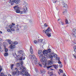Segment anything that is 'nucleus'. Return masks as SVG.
<instances>
[{
    "label": "nucleus",
    "instance_id": "f257e3e1",
    "mask_svg": "<svg viewBox=\"0 0 76 76\" xmlns=\"http://www.w3.org/2000/svg\"><path fill=\"white\" fill-rule=\"evenodd\" d=\"M20 64L19 63H17L16 66L17 67H19L18 69L19 70L21 71V74H23L26 72V68L25 67V66L22 65L20 67Z\"/></svg>",
    "mask_w": 76,
    "mask_h": 76
},
{
    "label": "nucleus",
    "instance_id": "f03ea898",
    "mask_svg": "<svg viewBox=\"0 0 76 76\" xmlns=\"http://www.w3.org/2000/svg\"><path fill=\"white\" fill-rule=\"evenodd\" d=\"M42 56H44L42 55H39V57L40 59V61L43 65H44V67H45L47 65V60H45V57Z\"/></svg>",
    "mask_w": 76,
    "mask_h": 76
},
{
    "label": "nucleus",
    "instance_id": "7ed1b4c3",
    "mask_svg": "<svg viewBox=\"0 0 76 76\" xmlns=\"http://www.w3.org/2000/svg\"><path fill=\"white\" fill-rule=\"evenodd\" d=\"M50 54L51 55L49 56V57L51 59H50V61L48 62V66H46L47 69H50V68H51V64H53L54 62L53 61V59L52 58H53V55L52 54V53H51Z\"/></svg>",
    "mask_w": 76,
    "mask_h": 76
},
{
    "label": "nucleus",
    "instance_id": "20e7f679",
    "mask_svg": "<svg viewBox=\"0 0 76 76\" xmlns=\"http://www.w3.org/2000/svg\"><path fill=\"white\" fill-rule=\"evenodd\" d=\"M44 31L45 30H43V32H45V34H46L47 36H48V37H50L51 36V33L50 32H52V29H51V28H50V27H48L45 31Z\"/></svg>",
    "mask_w": 76,
    "mask_h": 76
},
{
    "label": "nucleus",
    "instance_id": "39448f33",
    "mask_svg": "<svg viewBox=\"0 0 76 76\" xmlns=\"http://www.w3.org/2000/svg\"><path fill=\"white\" fill-rule=\"evenodd\" d=\"M29 58L34 60V62L33 64H35V65H37V64H38L37 60L34 55H30Z\"/></svg>",
    "mask_w": 76,
    "mask_h": 76
},
{
    "label": "nucleus",
    "instance_id": "423d86ee",
    "mask_svg": "<svg viewBox=\"0 0 76 76\" xmlns=\"http://www.w3.org/2000/svg\"><path fill=\"white\" fill-rule=\"evenodd\" d=\"M20 2V0H10L9 2L10 3H11V4L12 5H13L15 3L17 4H18Z\"/></svg>",
    "mask_w": 76,
    "mask_h": 76
},
{
    "label": "nucleus",
    "instance_id": "0eeeda50",
    "mask_svg": "<svg viewBox=\"0 0 76 76\" xmlns=\"http://www.w3.org/2000/svg\"><path fill=\"white\" fill-rule=\"evenodd\" d=\"M7 42L8 43H9V44H11L10 46V48L11 49H13V48H15V45H13L12 44V42L10 40H7Z\"/></svg>",
    "mask_w": 76,
    "mask_h": 76
},
{
    "label": "nucleus",
    "instance_id": "6e6552de",
    "mask_svg": "<svg viewBox=\"0 0 76 76\" xmlns=\"http://www.w3.org/2000/svg\"><path fill=\"white\" fill-rule=\"evenodd\" d=\"M15 10H16V12L17 13H20V10L19 7L18 6H15L14 7Z\"/></svg>",
    "mask_w": 76,
    "mask_h": 76
},
{
    "label": "nucleus",
    "instance_id": "1a4fd4ad",
    "mask_svg": "<svg viewBox=\"0 0 76 76\" xmlns=\"http://www.w3.org/2000/svg\"><path fill=\"white\" fill-rule=\"evenodd\" d=\"M15 72H13L12 73V75H19V73L18 68H15Z\"/></svg>",
    "mask_w": 76,
    "mask_h": 76
},
{
    "label": "nucleus",
    "instance_id": "9d476101",
    "mask_svg": "<svg viewBox=\"0 0 76 76\" xmlns=\"http://www.w3.org/2000/svg\"><path fill=\"white\" fill-rule=\"evenodd\" d=\"M42 56H47L48 53L47 52V50H43V54H42Z\"/></svg>",
    "mask_w": 76,
    "mask_h": 76
},
{
    "label": "nucleus",
    "instance_id": "9b49d317",
    "mask_svg": "<svg viewBox=\"0 0 76 76\" xmlns=\"http://www.w3.org/2000/svg\"><path fill=\"white\" fill-rule=\"evenodd\" d=\"M62 5L63 7L65 8V9H67V5L66 3H64L63 2L62 3Z\"/></svg>",
    "mask_w": 76,
    "mask_h": 76
},
{
    "label": "nucleus",
    "instance_id": "f8f14e48",
    "mask_svg": "<svg viewBox=\"0 0 76 76\" xmlns=\"http://www.w3.org/2000/svg\"><path fill=\"white\" fill-rule=\"evenodd\" d=\"M22 75H24V76H31V75H30V74H29V73H28V72H24V73H23V74H22Z\"/></svg>",
    "mask_w": 76,
    "mask_h": 76
},
{
    "label": "nucleus",
    "instance_id": "ddd939ff",
    "mask_svg": "<svg viewBox=\"0 0 76 76\" xmlns=\"http://www.w3.org/2000/svg\"><path fill=\"white\" fill-rule=\"evenodd\" d=\"M73 31L74 32L73 35L75 37V38H76V29H73Z\"/></svg>",
    "mask_w": 76,
    "mask_h": 76
},
{
    "label": "nucleus",
    "instance_id": "4468645a",
    "mask_svg": "<svg viewBox=\"0 0 76 76\" xmlns=\"http://www.w3.org/2000/svg\"><path fill=\"white\" fill-rule=\"evenodd\" d=\"M42 51L41 50H38V54L39 55H41V54H42V53H43Z\"/></svg>",
    "mask_w": 76,
    "mask_h": 76
},
{
    "label": "nucleus",
    "instance_id": "2eb2a0df",
    "mask_svg": "<svg viewBox=\"0 0 76 76\" xmlns=\"http://www.w3.org/2000/svg\"><path fill=\"white\" fill-rule=\"evenodd\" d=\"M30 50L31 54H33V53H34V52H33V50L32 49V48L31 46H30Z\"/></svg>",
    "mask_w": 76,
    "mask_h": 76
},
{
    "label": "nucleus",
    "instance_id": "dca6fc26",
    "mask_svg": "<svg viewBox=\"0 0 76 76\" xmlns=\"http://www.w3.org/2000/svg\"><path fill=\"white\" fill-rule=\"evenodd\" d=\"M27 7H24V10H23V12L24 13H26V12H27Z\"/></svg>",
    "mask_w": 76,
    "mask_h": 76
},
{
    "label": "nucleus",
    "instance_id": "f3484780",
    "mask_svg": "<svg viewBox=\"0 0 76 76\" xmlns=\"http://www.w3.org/2000/svg\"><path fill=\"white\" fill-rule=\"evenodd\" d=\"M52 54L53 55V57L54 58H56L57 56V54H55L54 53V52H52Z\"/></svg>",
    "mask_w": 76,
    "mask_h": 76
},
{
    "label": "nucleus",
    "instance_id": "a211bd4d",
    "mask_svg": "<svg viewBox=\"0 0 76 76\" xmlns=\"http://www.w3.org/2000/svg\"><path fill=\"white\" fill-rule=\"evenodd\" d=\"M59 24V25H64V23L62 21H61L60 22H58Z\"/></svg>",
    "mask_w": 76,
    "mask_h": 76
},
{
    "label": "nucleus",
    "instance_id": "6ab92c4d",
    "mask_svg": "<svg viewBox=\"0 0 76 76\" xmlns=\"http://www.w3.org/2000/svg\"><path fill=\"white\" fill-rule=\"evenodd\" d=\"M47 53H51V49H49L48 50H46Z\"/></svg>",
    "mask_w": 76,
    "mask_h": 76
},
{
    "label": "nucleus",
    "instance_id": "aec40b11",
    "mask_svg": "<svg viewBox=\"0 0 76 76\" xmlns=\"http://www.w3.org/2000/svg\"><path fill=\"white\" fill-rule=\"evenodd\" d=\"M53 67H54V68L55 69H57V68L58 67V65H53Z\"/></svg>",
    "mask_w": 76,
    "mask_h": 76
},
{
    "label": "nucleus",
    "instance_id": "412c9836",
    "mask_svg": "<svg viewBox=\"0 0 76 76\" xmlns=\"http://www.w3.org/2000/svg\"><path fill=\"white\" fill-rule=\"evenodd\" d=\"M40 72L41 73L44 74V73H45V70L42 69L41 70Z\"/></svg>",
    "mask_w": 76,
    "mask_h": 76
},
{
    "label": "nucleus",
    "instance_id": "4be33fe9",
    "mask_svg": "<svg viewBox=\"0 0 76 76\" xmlns=\"http://www.w3.org/2000/svg\"><path fill=\"white\" fill-rule=\"evenodd\" d=\"M7 32H10L11 34L12 33V29H11V28L8 29H7Z\"/></svg>",
    "mask_w": 76,
    "mask_h": 76
},
{
    "label": "nucleus",
    "instance_id": "5701e85b",
    "mask_svg": "<svg viewBox=\"0 0 76 76\" xmlns=\"http://www.w3.org/2000/svg\"><path fill=\"white\" fill-rule=\"evenodd\" d=\"M4 56H5V57H7V56H8V53H5L4 54Z\"/></svg>",
    "mask_w": 76,
    "mask_h": 76
},
{
    "label": "nucleus",
    "instance_id": "b1692460",
    "mask_svg": "<svg viewBox=\"0 0 76 76\" xmlns=\"http://www.w3.org/2000/svg\"><path fill=\"white\" fill-rule=\"evenodd\" d=\"M18 53H20V54H22V50H20L18 51Z\"/></svg>",
    "mask_w": 76,
    "mask_h": 76
},
{
    "label": "nucleus",
    "instance_id": "393cba45",
    "mask_svg": "<svg viewBox=\"0 0 76 76\" xmlns=\"http://www.w3.org/2000/svg\"><path fill=\"white\" fill-rule=\"evenodd\" d=\"M67 10H66L64 12H63V15H66L67 13Z\"/></svg>",
    "mask_w": 76,
    "mask_h": 76
},
{
    "label": "nucleus",
    "instance_id": "a878e982",
    "mask_svg": "<svg viewBox=\"0 0 76 76\" xmlns=\"http://www.w3.org/2000/svg\"><path fill=\"white\" fill-rule=\"evenodd\" d=\"M14 65L13 64H12L11 65V69L12 70V69L13 68V66Z\"/></svg>",
    "mask_w": 76,
    "mask_h": 76
},
{
    "label": "nucleus",
    "instance_id": "bb28decb",
    "mask_svg": "<svg viewBox=\"0 0 76 76\" xmlns=\"http://www.w3.org/2000/svg\"><path fill=\"white\" fill-rule=\"evenodd\" d=\"M16 31L17 32H19V31H20L19 28H18V27H17V28H16Z\"/></svg>",
    "mask_w": 76,
    "mask_h": 76
},
{
    "label": "nucleus",
    "instance_id": "cd10ccee",
    "mask_svg": "<svg viewBox=\"0 0 76 76\" xmlns=\"http://www.w3.org/2000/svg\"><path fill=\"white\" fill-rule=\"evenodd\" d=\"M42 41H43V39H40V40H39L38 41L39 42H42Z\"/></svg>",
    "mask_w": 76,
    "mask_h": 76
},
{
    "label": "nucleus",
    "instance_id": "c85d7f7f",
    "mask_svg": "<svg viewBox=\"0 0 76 76\" xmlns=\"http://www.w3.org/2000/svg\"><path fill=\"white\" fill-rule=\"evenodd\" d=\"M59 71L60 72V73H63V70L61 69H59Z\"/></svg>",
    "mask_w": 76,
    "mask_h": 76
},
{
    "label": "nucleus",
    "instance_id": "c756f323",
    "mask_svg": "<svg viewBox=\"0 0 76 76\" xmlns=\"http://www.w3.org/2000/svg\"><path fill=\"white\" fill-rule=\"evenodd\" d=\"M65 23H66V24L68 23V20H67V19H66Z\"/></svg>",
    "mask_w": 76,
    "mask_h": 76
},
{
    "label": "nucleus",
    "instance_id": "7c9ffc66",
    "mask_svg": "<svg viewBox=\"0 0 76 76\" xmlns=\"http://www.w3.org/2000/svg\"><path fill=\"white\" fill-rule=\"evenodd\" d=\"M44 26L45 27H47V26H48V25H47V23H45L44 25Z\"/></svg>",
    "mask_w": 76,
    "mask_h": 76
},
{
    "label": "nucleus",
    "instance_id": "2f4dec72",
    "mask_svg": "<svg viewBox=\"0 0 76 76\" xmlns=\"http://www.w3.org/2000/svg\"><path fill=\"white\" fill-rule=\"evenodd\" d=\"M38 64L39 65L40 67H42V65L41 64L40 62H39Z\"/></svg>",
    "mask_w": 76,
    "mask_h": 76
},
{
    "label": "nucleus",
    "instance_id": "473e14b6",
    "mask_svg": "<svg viewBox=\"0 0 76 76\" xmlns=\"http://www.w3.org/2000/svg\"><path fill=\"white\" fill-rule=\"evenodd\" d=\"M59 67L60 68H61V67H63V65H62V64H59Z\"/></svg>",
    "mask_w": 76,
    "mask_h": 76
},
{
    "label": "nucleus",
    "instance_id": "72a5a7b5",
    "mask_svg": "<svg viewBox=\"0 0 76 76\" xmlns=\"http://www.w3.org/2000/svg\"><path fill=\"white\" fill-rule=\"evenodd\" d=\"M56 60H60V58L59 57H57L56 58Z\"/></svg>",
    "mask_w": 76,
    "mask_h": 76
},
{
    "label": "nucleus",
    "instance_id": "f704fd0d",
    "mask_svg": "<svg viewBox=\"0 0 76 76\" xmlns=\"http://www.w3.org/2000/svg\"><path fill=\"white\" fill-rule=\"evenodd\" d=\"M73 56L75 58H76V53H75L74 54H73Z\"/></svg>",
    "mask_w": 76,
    "mask_h": 76
},
{
    "label": "nucleus",
    "instance_id": "c9c22d12",
    "mask_svg": "<svg viewBox=\"0 0 76 76\" xmlns=\"http://www.w3.org/2000/svg\"><path fill=\"white\" fill-rule=\"evenodd\" d=\"M18 44V42H14V44H15V45H16V44Z\"/></svg>",
    "mask_w": 76,
    "mask_h": 76
},
{
    "label": "nucleus",
    "instance_id": "e433bc0d",
    "mask_svg": "<svg viewBox=\"0 0 76 76\" xmlns=\"http://www.w3.org/2000/svg\"><path fill=\"white\" fill-rule=\"evenodd\" d=\"M23 60V57L22 56L20 58V60Z\"/></svg>",
    "mask_w": 76,
    "mask_h": 76
},
{
    "label": "nucleus",
    "instance_id": "4c0bfd02",
    "mask_svg": "<svg viewBox=\"0 0 76 76\" xmlns=\"http://www.w3.org/2000/svg\"><path fill=\"white\" fill-rule=\"evenodd\" d=\"M20 14H23V11H20Z\"/></svg>",
    "mask_w": 76,
    "mask_h": 76
},
{
    "label": "nucleus",
    "instance_id": "58836bf2",
    "mask_svg": "<svg viewBox=\"0 0 76 76\" xmlns=\"http://www.w3.org/2000/svg\"><path fill=\"white\" fill-rule=\"evenodd\" d=\"M34 44H37V41L36 40H34Z\"/></svg>",
    "mask_w": 76,
    "mask_h": 76
},
{
    "label": "nucleus",
    "instance_id": "ea45409f",
    "mask_svg": "<svg viewBox=\"0 0 76 76\" xmlns=\"http://www.w3.org/2000/svg\"><path fill=\"white\" fill-rule=\"evenodd\" d=\"M10 28H12L13 27V25H10L9 26Z\"/></svg>",
    "mask_w": 76,
    "mask_h": 76
},
{
    "label": "nucleus",
    "instance_id": "a19ab883",
    "mask_svg": "<svg viewBox=\"0 0 76 76\" xmlns=\"http://www.w3.org/2000/svg\"><path fill=\"white\" fill-rule=\"evenodd\" d=\"M11 31H13V32H14V31H15V30L14 28H11Z\"/></svg>",
    "mask_w": 76,
    "mask_h": 76
},
{
    "label": "nucleus",
    "instance_id": "79ce46f5",
    "mask_svg": "<svg viewBox=\"0 0 76 76\" xmlns=\"http://www.w3.org/2000/svg\"><path fill=\"white\" fill-rule=\"evenodd\" d=\"M1 70H2V68H1V66H0V73Z\"/></svg>",
    "mask_w": 76,
    "mask_h": 76
},
{
    "label": "nucleus",
    "instance_id": "37998d69",
    "mask_svg": "<svg viewBox=\"0 0 76 76\" xmlns=\"http://www.w3.org/2000/svg\"><path fill=\"white\" fill-rule=\"evenodd\" d=\"M4 75V73H1L0 76H3Z\"/></svg>",
    "mask_w": 76,
    "mask_h": 76
},
{
    "label": "nucleus",
    "instance_id": "c03bdc74",
    "mask_svg": "<svg viewBox=\"0 0 76 76\" xmlns=\"http://www.w3.org/2000/svg\"><path fill=\"white\" fill-rule=\"evenodd\" d=\"M8 51V49H5V52H7Z\"/></svg>",
    "mask_w": 76,
    "mask_h": 76
},
{
    "label": "nucleus",
    "instance_id": "a18cd8bd",
    "mask_svg": "<svg viewBox=\"0 0 76 76\" xmlns=\"http://www.w3.org/2000/svg\"><path fill=\"white\" fill-rule=\"evenodd\" d=\"M20 64L21 65V66H23L22 65V64H23V61H21V64Z\"/></svg>",
    "mask_w": 76,
    "mask_h": 76
},
{
    "label": "nucleus",
    "instance_id": "49530a36",
    "mask_svg": "<svg viewBox=\"0 0 76 76\" xmlns=\"http://www.w3.org/2000/svg\"><path fill=\"white\" fill-rule=\"evenodd\" d=\"M52 75V76H56V74H54L53 73L51 74Z\"/></svg>",
    "mask_w": 76,
    "mask_h": 76
},
{
    "label": "nucleus",
    "instance_id": "de8ad7c7",
    "mask_svg": "<svg viewBox=\"0 0 76 76\" xmlns=\"http://www.w3.org/2000/svg\"><path fill=\"white\" fill-rule=\"evenodd\" d=\"M58 63L59 64H61V62L60 61H59L58 62Z\"/></svg>",
    "mask_w": 76,
    "mask_h": 76
},
{
    "label": "nucleus",
    "instance_id": "09e8293b",
    "mask_svg": "<svg viewBox=\"0 0 76 76\" xmlns=\"http://www.w3.org/2000/svg\"><path fill=\"white\" fill-rule=\"evenodd\" d=\"M74 49L75 50H76V46H75L74 47Z\"/></svg>",
    "mask_w": 76,
    "mask_h": 76
},
{
    "label": "nucleus",
    "instance_id": "8fccbe9b",
    "mask_svg": "<svg viewBox=\"0 0 76 76\" xmlns=\"http://www.w3.org/2000/svg\"><path fill=\"white\" fill-rule=\"evenodd\" d=\"M60 21V22L61 21V19H60V18L58 19V20H57V21Z\"/></svg>",
    "mask_w": 76,
    "mask_h": 76
},
{
    "label": "nucleus",
    "instance_id": "3c124183",
    "mask_svg": "<svg viewBox=\"0 0 76 76\" xmlns=\"http://www.w3.org/2000/svg\"><path fill=\"white\" fill-rule=\"evenodd\" d=\"M12 25H13V26L15 25V24L14 23H12Z\"/></svg>",
    "mask_w": 76,
    "mask_h": 76
},
{
    "label": "nucleus",
    "instance_id": "603ef678",
    "mask_svg": "<svg viewBox=\"0 0 76 76\" xmlns=\"http://www.w3.org/2000/svg\"><path fill=\"white\" fill-rule=\"evenodd\" d=\"M16 26L17 27V28H18V27H19V25L17 24V25H16Z\"/></svg>",
    "mask_w": 76,
    "mask_h": 76
},
{
    "label": "nucleus",
    "instance_id": "864d4df0",
    "mask_svg": "<svg viewBox=\"0 0 76 76\" xmlns=\"http://www.w3.org/2000/svg\"><path fill=\"white\" fill-rule=\"evenodd\" d=\"M35 71L37 72L38 71H37V69H35Z\"/></svg>",
    "mask_w": 76,
    "mask_h": 76
},
{
    "label": "nucleus",
    "instance_id": "5fc2aeb1",
    "mask_svg": "<svg viewBox=\"0 0 76 76\" xmlns=\"http://www.w3.org/2000/svg\"><path fill=\"white\" fill-rule=\"evenodd\" d=\"M1 50V48L0 46V51Z\"/></svg>",
    "mask_w": 76,
    "mask_h": 76
},
{
    "label": "nucleus",
    "instance_id": "6e6d98bb",
    "mask_svg": "<svg viewBox=\"0 0 76 76\" xmlns=\"http://www.w3.org/2000/svg\"><path fill=\"white\" fill-rule=\"evenodd\" d=\"M63 76H66V74H64L63 75Z\"/></svg>",
    "mask_w": 76,
    "mask_h": 76
},
{
    "label": "nucleus",
    "instance_id": "4d7b16f0",
    "mask_svg": "<svg viewBox=\"0 0 76 76\" xmlns=\"http://www.w3.org/2000/svg\"><path fill=\"white\" fill-rule=\"evenodd\" d=\"M8 76H12L11 75H10V74H8Z\"/></svg>",
    "mask_w": 76,
    "mask_h": 76
},
{
    "label": "nucleus",
    "instance_id": "13d9d810",
    "mask_svg": "<svg viewBox=\"0 0 76 76\" xmlns=\"http://www.w3.org/2000/svg\"><path fill=\"white\" fill-rule=\"evenodd\" d=\"M0 33L1 34H2V32L1 31H0Z\"/></svg>",
    "mask_w": 76,
    "mask_h": 76
},
{
    "label": "nucleus",
    "instance_id": "bf43d9fd",
    "mask_svg": "<svg viewBox=\"0 0 76 76\" xmlns=\"http://www.w3.org/2000/svg\"><path fill=\"white\" fill-rule=\"evenodd\" d=\"M53 3H56V1H53Z\"/></svg>",
    "mask_w": 76,
    "mask_h": 76
},
{
    "label": "nucleus",
    "instance_id": "052dcab7",
    "mask_svg": "<svg viewBox=\"0 0 76 76\" xmlns=\"http://www.w3.org/2000/svg\"><path fill=\"white\" fill-rule=\"evenodd\" d=\"M25 57H24L23 58V60H25Z\"/></svg>",
    "mask_w": 76,
    "mask_h": 76
},
{
    "label": "nucleus",
    "instance_id": "680f3d73",
    "mask_svg": "<svg viewBox=\"0 0 76 76\" xmlns=\"http://www.w3.org/2000/svg\"><path fill=\"white\" fill-rule=\"evenodd\" d=\"M74 51L75 52H76V49L75 50H74Z\"/></svg>",
    "mask_w": 76,
    "mask_h": 76
},
{
    "label": "nucleus",
    "instance_id": "e2e57ef3",
    "mask_svg": "<svg viewBox=\"0 0 76 76\" xmlns=\"http://www.w3.org/2000/svg\"><path fill=\"white\" fill-rule=\"evenodd\" d=\"M43 0H40V1H43Z\"/></svg>",
    "mask_w": 76,
    "mask_h": 76
},
{
    "label": "nucleus",
    "instance_id": "0e129e2a",
    "mask_svg": "<svg viewBox=\"0 0 76 76\" xmlns=\"http://www.w3.org/2000/svg\"><path fill=\"white\" fill-rule=\"evenodd\" d=\"M50 76H53V75H52V74H51Z\"/></svg>",
    "mask_w": 76,
    "mask_h": 76
},
{
    "label": "nucleus",
    "instance_id": "69168bd1",
    "mask_svg": "<svg viewBox=\"0 0 76 76\" xmlns=\"http://www.w3.org/2000/svg\"><path fill=\"white\" fill-rule=\"evenodd\" d=\"M19 27H20V28H21V26H20Z\"/></svg>",
    "mask_w": 76,
    "mask_h": 76
},
{
    "label": "nucleus",
    "instance_id": "338daca9",
    "mask_svg": "<svg viewBox=\"0 0 76 76\" xmlns=\"http://www.w3.org/2000/svg\"><path fill=\"white\" fill-rule=\"evenodd\" d=\"M74 44H76V42L74 43Z\"/></svg>",
    "mask_w": 76,
    "mask_h": 76
},
{
    "label": "nucleus",
    "instance_id": "774afa93",
    "mask_svg": "<svg viewBox=\"0 0 76 76\" xmlns=\"http://www.w3.org/2000/svg\"><path fill=\"white\" fill-rule=\"evenodd\" d=\"M4 76H7L5 75H4Z\"/></svg>",
    "mask_w": 76,
    "mask_h": 76
}]
</instances>
